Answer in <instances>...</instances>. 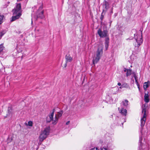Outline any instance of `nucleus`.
Masks as SVG:
<instances>
[{
	"label": "nucleus",
	"instance_id": "1",
	"mask_svg": "<svg viewBox=\"0 0 150 150\" xmlns=\"http://www.w3.org/2000/svg\"><path fill=\"white\" fill-rule=\"evenodd\" d=\"M55 109L53 110V112L50 113L46 118V122H50L52 121V124L54 125H56L57 122L59 118L61 117L63 113V112L60 111L58 112L57 114H56L54 119L53 118L54 112Z\"/></svg>",
	"mask_w": 150,
	"mask_h": 150
},
{
	"label": "nucleus",
	"instance_id": "2",
	"mask_svg": "<svg viewBox=\"0 0 150 150\" xmlns=\"http://www.w3.org/2000/svg\"><path fill=\"white\" fill-rule=\"evenodd\" d=\"M14 15L11 19V22H13L18 19L21 15L22 10L20 4H16V7L12 10Z\"/></svg>",
	"mask_w": 150,
	"mask_h": 150
},
{
	"label": "nucleus",
	"instance_id": "3",
	"mask_svg": "<svg viewBox=\"0 0 150 150\" xmlns=\"http://www.w3.org/2000/svg\"><path fill=\"white\" fill-rule=\"evenodd\" d=\"M103 45L100 43L98 45L96 55L93 58V64L97 63L99 60L103 53Z\"/></svg>",
	"mask_w": 150,
	"mask_h": 150
},
{
	"label": "nucleus",
	"instance_id": "4",
	"mask_svg": "<svg viewBox=\"0 0 150 150\" xmlns=\"http://www.w3.org/2000/svg\"><path fill=\"white\" fill-rule=\"evenodd\" d=\"M50 131V127H47L42 132L39 136V139L40 141L42 142L44 140L49 134Z\"/></svg>",
	"mask_w": 150,
	"mask_h": 150
},
{
	"label": "nucleus",
	"instance_id": "5",
	"mask_svg": "<svg viewBox=\"0 0 150 150\" xmlns=\"http://www.w3.org/2000/svg\"><path fill=\"white\" fill-rule=\"evenodd\" d=\"M142 110L141 114V127L142 128L144 127L145 125L146 120V110L145 106L142 108Z\"/></svg>",
	"mask_w": 150,
	"mask_h": 150
},
{
	"label": "nucleus",
	"instance_id": "6",
	"mask_svg": "<svg viewBox=\"0 0 150 150\" xmlns=\"http://www.w3.org/2000/svg\"><path fill=\"white\" fill-rule=\"evenodd\" d=\"M135 36L134 38L136 40V42L134 43V46H135V48H136V47L137 48H136V49H138V48L140 46L141 44L143 42V40L142 39V34L141 35H137L136 36H137V37L135 36V34H134Z\"/></svg>",
	"mask_w": 150,
	"mask_h": 150
},
{
	"label": "nucleus",
	"instance_id": "7",
	"mask_svg": "<svg viewBox=\"0 0 150 150\" xmlns=\"http://www.w3.org/2000/svg\"><path fill=\"white\" fill-rule=\"evenodd\" d=\"M42 5H41L40 6L37 13L36 16L35 17L36 20L38 18L42 19L44 17V16L43 15L44 11L42 10Z\"/></svg>",
	"mask_w": 150,
	"mask_h": 150
},
{
	"label": "nucleus",
	"instance_id": "8",
	"mask_svg": "<svg viewBox=\"0 0 150 150\" xmlns=\"http://www.w3.org/2000/svg\"><path fill=\"white\" fill-rule=\"evenodd\" d=\"M108 32L106 30H104L102 31L100 29L98 30V33L101 38L105 37L107 36Z\"/></svg>",
	"mask_w": 150,
	"mask_h": 150
},
{
	"label": "nucleus",
	"instance_id": "9",
	"mask_svg": "<svg viewBox=\"0 0 150 150\" xmlns=\"http://www.w3.org/2000/svg\"><path fill=\"white\" fill-rule=\"evenodd\" d=\"M118 109L120 112L123 115L126 116L127 114V110L126 109H124L123 108H118Z\"/></svg>",
	"mask_w": 150,
	"mask_h": 150
},
{
	"label": "nucleus",
	"instance_id": "10",
	"mask_svg": "<svg viewBox=\"0 0 150 150\" xmlns=\"http://www.w3.org/2000/svg\"><path fill=\"white\" fill-rule=\"evenodd\" d=\"M66 62V63L71 62L73 60L72 57L70 54H68L65 56Z\"/></svg>",
	"mask_w": 150,
	"mask_h": 150
},
{
	"label": "nucleus",
	"instance_id": "11",
	"mask_svg": "<svg viewBox=\"0 0 150 150\" xmlns=\"http://www.w3.org/2000/svg\"><path fill=\"white\" fill-rule=\"evenodd\" d=\"M124 88L122 85L119 88L118 87H115L113 89V93L114 94H116L118 93L119 91V88L122 89Z\"/></svg>",
	"mask_w": 150,
	"mask_h": 150
},
{
	"label": "nucleus",
	"instance_id": "12",
	"mask_svg": "<svg viewBox=\"0 0 150 150\" xmlns=\"http://www.w3.org/2000/svg\"><path fill=\"white\" fill-rule=\"evenodd\" d=\"M128 101L127 100H125L122 101L121 103V106H123L124 107H126L128 105Z\"/></svg>",
	"mask_w": 150,
	"mask_h": 150
},
{
	"label": "nucleus",
	"instance_id": "13",
	"mask_svg": "<svg viewBox=\"0 0 150 150\" xmlns=\"http://www.w3.org/2000/svg\"><path fill=\"white\" fill-rule=\"evenodd\" d=\"M144 100L146 103H148L149 101V95L148 94L145 93L144 96Z\"/></svg>",
	"mask_w": 150,
	"mask_h": 150
},
{
	"label": "nucleus",
	"instance_id": "14",
	"mask_svg": "<svg viewBox=\"0 0 150 150\" xmlns=\"http://www.w3.org/2000/svg\"><path fill=\"white\" fill-rule=\"evenodd\" d=\"M132 73V70L131 69H129L127 70L126 73V76L128 77V76L130 75Z\"/></svg>",
	"mask_w": 150,
	"mask_h": 150
},
{
	"label": "nucleus",
	"instance_id": "15",
	"mask_svg": "<svg viewBox=\"0 0 150 150\" xmlns=\"http://www.w3.org/2000/svg\"><path fill=\"white\" fill-rule=\"evenodd\" d=\"M104 4L105 6V7L106 8H107L109 6L108 3L107 1L106 0H104Z\"/></svg>",
	"mask_w": 150,
	"mask_h": 150
},
{
	"label": "nucleus",
	"instance_id": "16",
	"mask_svg": "<svg viewBox=\"0 0 150 150\" xmlns=\"http://www.w3.org/2000/svg\"><path fill=\"white\" fill-rule=\"evenodd\" d=\"M109 40V38H107L105 40V47L106 48V49L107 50V49L108 47V41Z\"/></svg>",
	"mask_w": 150,
	"mask_h": 150
},
{
	"label": "nucleus",
	"instance_id": "17",
	"mask_svg": "<svg viewBox=\"0 0 150 150\" xmlns=\"http://www.w3.org/2000/svg\"><path fill=\"white\" fill-rule=\"evenodd\" d=\"M142 139L141 138H140L139 139V143H140V145L139 146V149L140 150H142Z\"/></svg>",
	"mask_w": 150,
	"mask_h": 150
},
{
	"label": "nucleus",
	"instance_id": "18",
	"mask_svg": "<svg viewBox=\"0 0 150 150\" xmlns=\"http://www.w3.org/2000/svg\"><path fill=\"white\" fill-rule=\"evenodd\" d=\"M149 87V85L146 82L144 83L143 87L144 90H146V89Z\"/></svg>",
	"mask_w": 150,
	"mask_h": 150
},
{
	"label": "nucleus",
	"instance_id": "19",
	"mask_svg": "<svg viewBox=\"0 0 150 150\" xmlns=\"http://www.w3.org/2000/svg\"><path fill=\"white\" fill-rule=\"evenodd\" d=\"M122 86L124 88H128L129 87L128 84L126 83H123V84H122Z\"/></svg>",
	"mask_w": 150,
	"mask_h": 150
},
{
	"label": "nucleus",
	"instance_id": "20",
	"mask_svg": "<svg viewBox=\"0 0 150 150\" xmlns=\"http://www.w3.org/2000/svg\"><path fill=\"white\" fill-rule=\"evenodd\" d=\"M134 79H135V82L136 83V84L137 85V86H138V87L139 88V85L138 83V81H137V77L136 76H134Z\"/></svg>",
	"mask_w": 150,
	"mask_h": 150
},
{
	"label": "nucleus",
	"instance_id": "21",
	"mask_svg": "<svg viewBox=\"0 0 150 150\" xmlns=\"http://www.w3.org/2000/svg\"><path fill=\"white\" fill-rule=\"evenodd\" d=\"M6 33L5 31H3L0 33V39H1L2 37Z\"/></svg>",
	"mask_w": 150,
	"mask_h": 150
},
{
	"label": "nucleus",
	"instance_id": "22",
	"mask_svg": "<svg viewBox=\"0 0 150 150\" xmlns=\"http://www.w3.org/2000/svg\"><path fill=\"white\" fill-rule=\"evenodd\" d=\"M33 122L31 121H29L28 122V125L30 126H33Z\"/></svg>",
	"mask_w": 150,
	"mask_h": 150
},
{
	"label": "nucleus",
	"instance_id": "23",
	"mask_svg": "<svg viewBox=\"0 0 150 150\" xmlns=\"http://www.w3.org/2000/svg\"><path fill=\"white\" fill-rule=\"evenodd\" d=\"M4 16L3 15L0 16V24L2 23V21L3 19Z\"/></svg>",
	"mask_w": 150,
	"mask_h": 150
},
{
	"label": "nucleus",
	"instance_id": "24",
	"mask_svg": "<svg viewBox=\"0 0 150 150\" xmlns=\"http://www.w3.org/2000/svg\"><path fill=\"white\" fill-rule=\"evenodd\" d=\"M103 12L101 13L100 17V19L101 21V23H102L103 20L104 18V16L103 15Z\"/></svg>",
	"mask_w": 150,
	"mask_h": 150
},
{
	"label": "nucleus",
	"instance_id": "25",
	"mask_svg": "<svg viewBox=\"0 0 150 150\" xmlns=\"http://www.w3.org/2000/svg\"><path fill=\"white\" fill-rule=\"evenodd\" d=\"M100 150H108V149L106 148L101 147L100 148Z\"/></svg>",
	"mask_w": 150,
	"mask_h": 150
},
{
	"label": "nucleus",
	"instance_id": "26",
	"mask_svg": "<svg viewBox=\"0 0 150 150\" xmlns=\"http://www.w3.org/2000/svg\"><path fill=\"white\" fill-rule=\"evenodd\" d=\"M3 50V46L2 45H0V52Z\"/></svg>",
	"mask_w": 150,
	"mask_h": 150
},
{
	"label": "nucleus",
	"instance_id": "27",
	"mask_svg": "<svg viewBox=\"0 0 150 150\" xmlns=\"http://www.w3.org/2000/svg\"><path fill=\"white\" fill-rule=\"evenodd\" d=\"M90 150H99L97 148H94L91 149Z\"/></svg>",
	"mask_w": 150,
	"mask_h": 150
},
{
	"label": "nucleus",
	"instance_id": "28",
	"mask_svg": "<svg viewBox=\"0 0 150 150\" xmlns=\"http://www.w3.org/2000/svg\"><path fill=\"white\" fill-rule=\"evenodd\" d=\"M128 70V69H126V68H125V69H124V71L125 72H126V71H127V70Z\"/></svg>",
	"mask_w": 150,
	"mask_h": 150
},
{
	"label": "nucleus",
	"instance_id": "29",
	"mask_svg": "<svg viewBox=\"0 0 150 150\" xmlns=\"http://www.w3.org/2000/svg\"><path fill=\"white\" fill-rule=\"evenodd\" d=\"M70 123V121H68L66 123V125H68Z\"/></svg>",
	"mask_w": 150,
	"mask_h": 150
},
{
	"label": "nucleus",
	"instance_id": "30",
	"mask_svg": "<svg viewBox=\"0 0 150 150\" xmlns=\"http://www.w3.org/2000/svg\"><path fill=\"white\" fill-rule=\"evenodd\" d=\"M117 85H118L119 86H121L122 85H121V83H117Z\"/></svg>",
	"mask_w": 150,
	"mask_h": 150
},
{
	"label": "nucleus",
	"instance_id": "31",
	"mask_svg": "<svg viewBox=\"0 0 150 150\" xmlns=\"http://www.w3.org/2000/svg\"><path fill=\"white\" fill-rule=\"evenodd\" d=\"M67 63H65V65H64V67H66V66H67Z\"/></svg>",
	"mask_w": 150,
	"mask_h": 150
},
{
	"label": "nucleus",
	"instance_id": "32",
	"mask_svg": "<svg viewBox=\"0 0 150 150\" xmlns=\"http://www.w3.org/2000/svg\"><path fill=\"white\" fill-rule=\"evenodd\" d=\"M112 22V21H110V26L111 24V23Z\"/></svg>",
	"mask_w": 150,
	"mask_h": 150
},
{
	"label": "nucleus",
	"instance_id": "33",
	"mask_svg": "<svg viewBox=\"0 0 150 150\" xmlns=\"http://www.w3.org/2000/svg\"><path fill=\"white\" fill-rule=\"evenodd\" d=\"M34 8H36V6H34Z\"/></svg>",
	"mask_w": 150,
	"mask_h": 150
},
{
	"label": "nucleus",
	"instance_id": "34",
	"mask_svg": "<svg viewBox=\"0 0 150 150\" xmlns=\"http://www.w3.org/2000/svg\"><path fill=\"white\" fill-rule=\"evenodd\" d=\"M32 23H33V22H32H32H31Z\"/></svg>",
	"mask_w": 150,
	"mask_h": 150
}]
</instances>
